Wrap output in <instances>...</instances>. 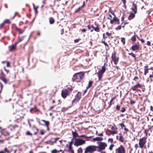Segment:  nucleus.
Returning <instances> with one entry per match:
<instances>
[{"instance_id":"nucleus-1","label":"nucleus","mask_w":153,"mask_h":153,"mask_svg":"<svg viewBox=\"0 0 153 153\" xmlns=\"http://www.w3.org/2000/svg\"><path fill=\"white\" fill-rule=\"evenodd\" d=\"M84 74L83 72H80L75 74L72 78L73 82H80L83 79Z\"/></svg>"},{"instance_id":"nucleus-2","label":"nucleus","mask_w":153,"mask_h":153,"mask_svg":"<svg viewBox=\"0 0 153 153\" xmlns=\"http://www.w3.org/2000/svg\"><path fill=\"white\" fill-rule=\"evenodd\" d=\"M97 146L95 145H90L86 147L85 149L84 153L94 152L97 151Z\"/></svg>"},{"instance_id":"nucleus-3","label":"nucleus","mask_w":153,"mask_h":153,"mask_svg":"<svg viewBox=\"0 0 153 153\" xmlns=\"http://www.w3.org/2000/svg\"><path fill=\"white\" fill-rule=\"evenodd\" d=\"M105 65V63L104 65L102 67V69L97 73L98 77V80L99 81L102 80V76L106 70Z\"/></svg>"},{"instance_id":"nucleus-4","label":"nucleus","mask_w":153,"mask_h":153,"mask_svg":"<svg viewBox=\"0 0 153 153\" xmlns=\"http://www.w3.org/2000/svg\"><path fill=\"white\" fill-rule=\"evenodd\" d=\"M99 146H97V149H98L97 151L98 152H101V151L105 149V148L107 146V144L105 142H99L97 143Z\"/></svg>"},{"instance_id":"nucleus-5","label":"nucleus","mask_w":153,"mask_h":153,"mask_svg":"<svg viewBox=\"0 0 153 153\" xmlns=\"http://www.w3.org/2000/svg\"><path fill=\"white\" fill-rule=\"evenodd\" d=\"M146 139L147 138L146 137H143L139 139V144L140 148L143 149V148L146 142Z\"/></svg>"},{"instance_id":"nucleus-6","label":"nucleus","mask_w":153,"mask_h":153,"mask_svg":"<svg viewBox=\"0 0 153 153\" xmlns=\"http://www.w3.org/2000/svg\"><path fill=\"white\" fill-rule=\"evenodd\" d=\"M85 142V140L81 139H76L74 143V145L76 146L82 145L84 144Z\"/></svg>"},{"instance_id":"nucleus-7","label":"nucleus","mask_w":153,"mask_h":153,"mask_svg":"<svg viewBox=\"0 0 153 153\" xmlns=\"http://www.w3.org/2000/svg\"><path fill=\"white\" fill-rule=\"evenodd\" d=\"M65 151L66 152H69L70 153H74V151L73 149L72 146H69L68 144L66 145Z\"/></svg>"},{"instance_id":"nucleus-8","label":"nucleus","mask_w":153,"mask_h":153,"mask_svg":"<svg viewBox=\"0 0 153 153\" xmlns=\"http://www.w3.org/2000/svg\"><path fill=\"white\" fill-rule=\"evenodd\" d=\"M116 52H114L112 54L111 58L115 65L118 63L119 60V58L116 56Z\"/></svg>"},{"instance_id":"nucleus-9","label":"nucleus","mask_w":153,"mask_h":153,"mask_svg":"<svg viewBox=\"0 0 153 153\" xmlns=\"http://www.w3.org/2000/svg\"><path fill=\"white\" fill-rule=\"evenodd\" d=\"M116 153H125V149L122 145H121L116 150Z\"/></svg>"},{"instance_id":"nucleus-10","label":"nucleus","mask_w":153,"mask_h":153,"mask_svg":"<svg viewBox=\"0 0 153 153\" xmlns=\"http://www.w3.org/2000/svg\"><path fill=\"white\" fill-rule=\"evenodd\" d=\"M69 94V91L66 90V89H65L64 90H62V96L63 98H65Z\"/></svg>"},{"instance_id":"nucleus-11","label":"nucleus","mask_w":153,"mask_h":153,"mask_svg":"<svg viewBox=\"0 0 153 153\" xmlns=\"http://www.w3.org/2000/svg\"><path fill=\"white\" fill-rule=\"evenodd\" d=\"M81 97V95L79 92L75 96V99L73 101V103H76L79 101Z\"/></svg>"},{"instance_id":"nucleus-12","label":"nucleus","mask_w":153,"mask_h":153,"mask_svg":"<svg viewBox=\"0 0 153 153\" xmlns=\"http://www.w3.org/2000/svg\"><path fill=\"white\" fill-rule=\"evenodd\" d=\"M142 86L141 85L138 83L137 84L135 85L134 86L132 87L131 89L133 91H136L137 88H141Z\"/></svg>"},{"instance_id":"nucleus-13","label":"nucleus","mask_w":153,"mask_h":153,"mask_svg":"<svg viewBox=\"0 0 153 153\" xmlns=\"http://www.w3.org/2000/svg\"><path fill=\"white\" fill-rule=\"evenodd\" d=\"M139 45L137 44L133 45L131 47V49L133 51H135L139 49Z\"/></svg>"},{"instance_id":"nucleus-14","label":"nucleus","mask_w":153,"mask_h":153,"mask_svg":"<svg viewBox=\"0 0 153 153\" xmlns=\"http://www.w3.org/2000/svg\"><path fill=\"white\" fill-rule=\"evenodd\" d=\"M16 47L15 45L13 44L9 46V48L10 51H12L16 49Z\"/></svg>"},{"instance_id":"nucleus-15","label":"nucleus","mask_w":153,"mask_h":153,"mask_svg":"<svg viewBox=\"0 0 153 153\" xmlns=\"http://www.w3.org/2000/svg\"><path fill=\"white\" fill-rule=\"evenodd\" d=\"M119 140L121 142H124L125 140V139L122 136L121 134L120 133H119Z\"/></svg>"},{"instance_id":"nucleus-16","label":"nucleus","mask_w":153,"mask_h":153,"mask_svg":"<svg viewBox=\"0 0 153 153\" xmlns=\"http://www.w3.org/2000/svg\"><path fill=\"white\" fill-rule=\"evenodd\" d=\"M117 21H119V19L117 17H114L111 20L110 22L111 24H113L114 22H117Z\"/></svg>"},{"instance_id":"nucleus-17","label":"nucleus","mask_w":153,"mask_h":153,"mask_svg":"<svg viewBox=\"0 0 153 153\" xmlns=\"http://www.w3.org/2000/svg\"><path fill=\"white\" fill-rule=\"evenodd\" d=\"M80 137H84L86 139V140L87 141H92L91 140H90V138H91L92 137V136H89V137H87L86 135H81Z\"/></svg>"},{"instance_id":"nucleus-18","label":"nucleus","mask_w":153,"mask_h":153,"mask_svg":"<svg viewBox=\"0 0 153 153\" xmlns=\"http://www.w3.org/2000/svg\"><path fill=\"white\" fill-rule=\"evenodd\" d=\"M103 139V138L99 137H97L95 138H93V140L96 141H101Z\"/></svg>"},{"instance_id":"nucleus-19","label":"nucleus","mask_w":153,"mask_h":153,"mask_svg":"<svg viewBox=\"0 0 153 153\" xmlns=\"http://www.w3.org/2000/svg\"><path fill=\"white\" fill-rule=\"evenodd\" d=\"M55 20L52 17L49 18V22L50 24H52L54 23Z\"/></svg>"},{"instance_id":"nucleus-20","label":"nucleus","mask_w":153,"mask_h":153,"mask_svg":"<svg viewBox=\"0 0 153 153\" xmlns=\"http://www.w3.org/2000/svg\"><path fill=\"white\" fill-rule=\"evenodd\" d=\"M135 16V15L133 13H130L129 16L128 17V19L129 20H130L132 19Z\"/></svg>"},{"instance_id":"nucleus-21","label":"nucleus","mask_w":153,"mask_h":153,"mask_svg":"<svg viewBox=\"0 0 153 153\" xmlns=\"http://www.w3.org/2000/svg\"><path fill=\"white\" fill-rule=\"evenodd\" d=\"M92 28L94 30V31L97 32H99L100 31V28L98 27H95L93 26H92Z\"/></svg>"},{"instance_id":"nucleus-22","label":"nucleus","mask_w":153,"mask_h":153,"mask_svg":"<svg viewBox=\"0 0 153 153\" xmlns=\"http://www.w3.org/2000/svg\"><path fill=\"white\" fill-rule=\"evenodd\" d=\"M16 30L20 34H22L24 31V30L17 28H16Z\"/></svg>"},{"instance_id":"nucleus-23","label":"nucleus","mask_w":153,"mask_h":153,"mask_svg":"<svg viewBox=\"0 0 153 153\" xmlns=\"http://www.w3.org/2000/svg\"><path fill=\"white\" fill-rule=\"evenodd\" d=\"M110 126L112 131H117V128L114 125V126H112L110 125Z\"/></svg>"},{"instance_id":"nucleus-24","label":"nucleus","mask_w":153,"mask_h":153,"mask_svg":"<svg viewBox=\"0 0 153 153\" xmlns=\"http://www.w3.org/2000/svg\"><path fill=\"white\" fill-rule=\"evenodd\" d=\"M93 82L92 81H90L89 82L88 85V86L87 87V89L91 87L92 85Z\"/></svg>"},{"instance_id":"nucleus-25","label":"nucleus","mask_w":153,"mask_h":153,"mask_svg":"<svg viewBox=\"0 0 153 153\" xmlns=\"http://www.w3.org/2000/svg\"><path fill=\"white\" fill-rule=\"evenodd\" d=\"M133 5L134 7V8H132V10L134 12V13H135L137 12V6L135 4H134Z\"/></svg>"},{"instance_id":"nucleus-26","label":"nucleus","mask_w":153,"mask_h":153,"mask_svg":"<svg viewBox=\"0 0 153 153\" xmlns=\"http://www.w3.org/2000/svg\"><path fill=\"white\" fill-rule=\"evenodd\" d=\"M41 121L45 123V125L46 126V127H48V126H49V122L48 121H46L45 120H42Z\"/></svg>"},{"instance_id":"nucleus-27","label":"nucleus","mask_w":153,"mask_h":153,"mask_svg":"<svg viewBox=\"0 0 153 153\" xmlns=\"http://www.w3.org/2000/svg\"><path fill=\"white\" fill-rule=\"evenodd\" d=\"M1 79L5 84L7 83V81L6 78L4 77H3L0 78Z\"/></svg>"},{"instance_id":"nucleus-28","label":"nucleus","mask_w":153,"mask_h":153,"mask_svg":"<svg viewBox=\"0 0 153 153\" xmlns=\"http://www.w3.org/2000/svg\"><path fill=\"white\" fill-rule=\"evenodd\" d=\"M108 131L110 132L111 134H115L117 133V131H111L110 130H108Z\"/></svg>"},{"instance_id":"nucleus-29","label":"nucleus","mask_w":153,"mask_h":153,"mask_svg":"<svg viewBox=\"0 0 153 153\" xmlns=\"http://www.w3.org/2000/svg\"><path fill=\"white\" fill-rule=\"evenodd\" d=\"M83 150L82 148L80 147L77 150V153H82Z\"/></svg>"},{"instance_id":"nucleus-30","label":"nucleus","mask_w":153,"mask_h":153,"mask_svg":"<svg viewBox=\"0 0 153 153\" xmlns=\"http://www.w3.org/2000/svg\"><path fill=\"white\" fill-rule=\"evenodd\" d=\"M46 143L48 144H50L51 145H53L54 143V142H53V140L51 141V140H49L48 141L46 142Z\"/></svg>"},{"instance_id":"nucleus-31","label":"nucleus","mask_w":153,"mask_h":153,"mask_svg":"<svg viewBox=\"0 0 153 153\" xmlns=\"http://www.w3.org/2000/svg\"><path fill=\"white\" fill-rule=\"evenodd\" d=\"M72 134L73 135L74 137H78V135L76 131H75V132L72 131Z\"/></svg>"},{"instance_id":"nucleus-32","label":"nucleus","mask_w":153,"mask_h":153,"mask_svg":"<svg viewBox=\"0 0 153 153\" xmlns=\"http://www.w3.org/2000/svg\"><path fill=\"white\" fill-rule=\"evenodd\" d=\"M144 74L145 75H146V74L147 73H148L149 72V71H148L149 69L148 68H144Z\"/></svg>"},{"instance_id":"nucleus-33","label":"nucleus","mask_w":153,"mask_h":153,"mask_svg":"<svg viewBox=\"0 0 153 153\" xmlns=\"http://www.w3.org/2000/svg\"><path fill=\"white\" fill-rule=\"evenodd\" d=\"M102 43L104 44L105 46H107L108 49H109L107 43L105 41L102 40L101 42Z\"/></svg>"},{"instance_id":"nucleus-34","label":"nucleus","mask_w":153,"mask_h":153,"mask_svg":"<svg viewBox=\"0 0 153 153\" xmlns=\"http://www.w3.org/2000/svg\"><path fill=\"white\" fill-rule=\"evenodd\" d=\"M136 36L134 35L131 38V40L133 42H135L136 40Z\"/></svg>"},{"instance_id":"nucleus-35","label":"nucleus","mask_w":153,"mask_h":153,"mask_svg":"<svg viewBox=\"0 0 153 153\" xmlns=\"http://www.w3.org/2000/svg\"><path fill=\"white\" fill-rule=\"evenodd\" d=\"M4 23H8V24H9L10 23V21L8 19H6L4 20Z\"/></svg>"},{"instance_id":"nucleus-36","label":"nucleus","mask_w":153,"mask_h":153,"mask_svg":"<svg viewBox=\"0 0 153 153\" xmlns=\"http://www.w3.org/2000/svg\"><path fill=\"white\" fill-rule=\"evenodd\" d=\"M115 98L114 97L110 101V103H109V108H110L111 105H112V102H113V100Z\"/></svg>"},{"instance_id":"nucleus-37","label":"nucleus","mask_w":153,"mask_h":153,"mask_svg":"<svg viewBox=\"0 0 153 153\" xmlns=\"http://www.w3.org/2000/svg\"><path fill=\"white\" fill-rule=\"evenodd\" d=\"M121 42L123 43V44H124L125 43V39L124 38H121Z\"/></svg>"},{"instance_id":"nucleus-38","label":"nucleus","mask_w":153,"mask_h":153,"mask_svg":"<svg viewBox=\"0 0 153 153\" xmlns=\"http://www.w3.org/2000/svg\"><path fill=\"white\" fill-rule=\"evenodd\" d=\"M38 6H37L36 7H34V10H35V13L36 14L38 13V11L37 10V9L38 8Z\"/></svg>"},{"instance_id":"nucleus-39","label":"nucleus","mask_w":153,"mask_h":153,"mask_svg":"<svg viewBox=\"0 0 153 153\" xmlns=\"http://www.w3.org/2000/svg\"><path fill=\"white\" fill-rule=\"evenodd\" d=\"M128 54L130 55H131L135 59L136 58V56L133 53H129Z\"/></svg>"},{"instance_id":"nucleus-40","label":"nucleus","mask_w":153,"mask_h":153,"mask_svg":"<svg viewBox=\"0 0 153 153\" xmlns=\"http://www.w3.org/2000/svg\"><path fill=\"white\" fill-rule=\"evenodd\" d=\"M114 144H112L109 147V149H110V150H112L113 147H114Z\"/></svg>"},{"instance_id":"nucleus-41","label":"nucleus","mask_w":153,"mask_h":153,"mask_svg":"<svg viewBox=\"0 0 153 153\" xmlns=\"http://www.w3.org/2000/svg\"><path fill=\"white\" fill-rule=\"evenodd\" d=\"M24 37H25V36H23L22 37H21L20 38H19V42H20L22 41L23 40Z\"/></svg>"},{"instance_id":"nucleus-42","label":"nucleus","mask_w":153,"mask_h":153,"mask_svg":"<svg viewBox=\"0 0 153 153\" xmlns=\"http://www.w3.org/2000/svg\"><path fill=\"white\" fill-rule=\"evenodd\" d=\"M26 134L30 136L32 135V134L29 131H27V132L26 133Z\"/></svg>"},{"instance_id":"nucleus-43","label":"nucleus","mask_w":153,"mask_h":153,"mask_svg":"<svg viewBox=\"0 0 153 153\" xmlns=\"http://www.w3.org/2000/svg\"><path fill=\"white\" fill-rule=\"evenodd\" d=\"M119 125H120V126L122 128H123V127H125V126L123 123H120L119 124Z\"/></svg>"},{"instance_id":"nucleus-44","label":"nucleus","mask_w":153,"mask_h":153,"mask_svg":"<svg viewBox=\"0 0 153 153\" xmlns=\"http://www.w3.org/2000/svg\"><path fill=\"white\" fill-rule=\"evenodd\" d=\"M121 25H119L118 26V27L116 28V30H120L121 29Z\"/></svg>"},{"instance_id":"nucleus-45","label":"nucleus","mask_w":153,"mask_h":153,"mask_svg":"<svg viewBox=\"0 0 153 153\" xmlns=\"http://www.w3.org/2000/svg\"><path fill=\"white\" fill-rule=\"evenodd\" d=\"M108 141H110L111 143H112L113 141V139L112 138H110L108 140Z\"/></svg>"},{"instance_id":"nucleus-46","label":"nucleus","mask_w":153,"mask_h":153,"mask_svg":"<svg viewBox=\"0 0 153 153\" xmlns=\"http://www.w3.org/2000/svg\"><path fill=\"white\" fill-rule=\"evenodd\" d=\"M135 103V102L132 100H130V104L131 105L134 104Z\"/></svg>"},{"instance_id":"nucleus-47","label":"nucleus","mask_w":153,"mask_h":153,"mask_svg":"<svg viewBox=\"0 0 153 153\" xmlns=\"http://www.w3.org/2000/svg\"><path fill=\"white\" fill-rule=\"evenodd\" d=\"M122 1H123V2L124 5L125 6V7H126V0H122Z\"/></svg>"},{"instance_id":"nucleus-48","label":"nucleus","mask_w":153,"mask_h":153,"mask_svg":"<svg viewBox=\"0 0 153 153\" xmlns=\"http://www.w3.org/2000/svg\"><path fill=\"white\" fill-rule=\"evenodd\" d=\"M4 25V22L1 23L0 25V27L1 28H2Z\"/></svg>"},{"instance_id":"nucleus-49","label":"nucleus","mask_w":153,"mask_h":153,"mask_svg":"<svg viewBox=\"0 0 153 153\" xmlns=\"http://www.w3.org/2000/svg\"><path fill=\"white\" fill-rule=\"evenodd\" d=\"M120 106L118 105H117L116 107V109L117 110H120Z\"/></svg>"},{"instance_id":"nucleus-50","label":"nucleus","mask_w":153,"mask_h":153,"mask_svg":"<svg viewBox=\"0 0 153 153\" xmlns=\"http://www.w3.org/2000/svg\"><path fill=\"white\" fill-rule=\"evenodd\" d=\"M126 111V109L124 108H122V109L121 111L122 112H124Z\"/></svg>"},{"instance_id":"nucleus-51","label":"nucleus","mask_w":153,"mask_h":153,"mask_svg":"<svg viewBox=\"0 0 153 153\" xmlns=\"http://www.w3.org/2000/svg\"><path fill=\"white\" fill-rule=\"evenodd\" d=\"M81 8L80 7H79L77 10H76L75 11V13H77L79 11L81 10Z\"/></svg>"},{"instance_id":"nucleus-52","label":"nucleus","mask_w":153,"mask_h":153,"mask_svg":"<svg viewBox=\"0 0 153 153\" xmlns=\"http://www.w3.org/2000/svg\"><path fill=\"white\" fill-rule=\"evenodd\" d=\"M6 62H7V67H9L10 65V63L8 62V61H7Z\"/></svg>"},{"instance_id":"nucleus-53","label":"nucleus","mask_w":153,"mask_h":153,"mask_svg":"<svg viewBox=\"0 0 153 153\" xmlns=\"http://www.w3.org/2000/svg\"><path fill=\"white\" fill-rule=\"evenodd\" d=\"M134 147L135 148V149L137 150V148L138 147V146L137 144H135V145H134Z\"/></svg>"},{"instance_id":"nucleus-54","label":"nucleus","mask_w":153,"mask_h":153,"mask_svg":"<svg viewBox=\"0 0 153 153\" xmlns=\"http://www.w3.org/2000/svg\"><path fill=\"white\" fill-rule=\"evenodd\" d=\"M58 138H54V140H53V142H54V143H55L56 141L58 140L59 139Z\"/></svg>"},{"instance_id":"nucleus-55","label":"nucleus","mask_w":153,"mask_h":153,"mask_svg":"<svg viewBox=\"0 0 153 153\" xmlns=\"http://www.w3.org/2000/svg\"><path fill=\"white\" fill-rule=\"evenodd\" d=\"M112 17V16L110 14H109L108 15V19H111Z\"/></svg>"},{"instance_id":"nucleus-56","label":"nucleus","mask_w":153,"mask_h":153,"mask_svg":"<svg viewBox=\"0 0 153 153\" xmlns=\"http://www.w3.org/2000/svg\"><path fill=\"white\" fill-rule=\"evenodd\" d=\"M57 152V150L55 149H54L52 151V153H56Z\"/></svg>"},{"instance_id":"nucleus-57","label":"nucleus","mask_w":153,"mask_h":153,"mask_svg":"<svg viewBox=\"0 0 153 153\" xmlns=\"http://www.w3.org/2000/svg\"><path fill=\"white\" fill-rule=\"evenodd\" d=\"M138 79V77L137 76H135L134 77V79H133V80H135L136 81V79Z\"/></svg>"},{"instance_id":"nucleus-58","label":"nucleus","mask_w":153,"mask_h":153,"mask_svg":"<svg viewBox=\"0 0 153 153\" xmlns=\"http://www.w3.org/2000/svg\"><path fill=\"white\" fill-rule=\"evenodd\" d=\"M147 45L149 46H150L151 44V42L149 41H148L147 42Z\"/></svg>"},{"instance_id":"nucleus-59","label":"nucleus","mask_w":153,"mask_h":153,"mask_svg":"<svg viewBox=\"0 0 153 153\" xmlns=\"http://www.w3.org/2000/svg\"><path fill=\"white\" fill-rule=\"evenodd\" d=\"M73 142L72 141H71L70 143L69 144H68V146H72V145L73 144Z\"/></svg>"},{"instance_id":"nucleus-60","label":"nucleus","mask_w":153,"mask_h":153,"mask_svg":"<svg viewBox=\"0 0 153 153\" xmlns=\"http://www.w3.org/2000/svg\"><path fill=\"white\" fill-rule=\"evenodd\" d=\"M4 69L5 71H6L7 74H8L9 72V71L8 70H7L5 67L4 68Z\"/></svg>"},{"instance_id":"nucleus-61","label":"nucleus","mask_w":153,"mask_h":153,"mask_svg":"<svg viewBox=\"0 0 153 153\" xmlns=\"http://www.w3.org/2000/svg\"><path fill=\"white\" fill-rule=\"evenodd\" d=\"M106 34L108 36H111V33H110L108 32H106Z\"/></svg>"},{"instance_id":"nucleus-62","label":"nucleus","mask_w":153,"mask_h":153,"mask_svg":"<svg viewBox=\"0 0 153 153\" xmlns=\"http://www.w3.org/2000/svg\"><path fill=\"white\" fill-rule=\"evenodd\" d=\"M109 11L110 13L111 14L114 13L113 11L111 9H109Z\"/></svg>"},{"instance_id":"nucleus-63","label":"nucleus","mask_w":153,"mask_h":153,"mask_svg":"<svg viewBox=\"0 0 153 153\" xmlns=\"http://www.w3.org/2000/svg\"><path fill=\"white\" fill-rule=\"evenodd\" d=\"M88 28L89 30H91V28H92V26L91 27L90 25H88Z\"/></svg>"},{"instance_id":"nucleus-64","label":"nucleus","mask_w":153,"mask_h":153,"mask_svg":"<svg viewBox=\"0 0 153 153\" xmlns=\"http://www.w3.org/2000/svg\"><path fill=\"white\" fill-rule=\"evenodd\" d=\"M44 132L42 131V130H41V131H40V134H41V135H43L44 134Z\"/></svg>"}]
</instances>
